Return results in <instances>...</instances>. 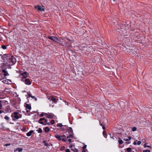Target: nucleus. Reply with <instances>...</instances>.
Instances as JSON below:
<instances>
[{
  "label": "nucleus",
  "instance_id": "nucleus-1",
  "mask_svg": "<svg viewBox=\"0 0 152 152\" xmlns=\"http://www.w3.org/2000/svg\"><path fill=\"white\" fill-rule=\"evenodd\" d=\"M61 42L60 43L62 46H65L67 49L70 48L71 45L70 41H68L66 39H62Z\"/></svg>",
  "mask_w": 152,
  "mask_h": 152
},
{
  "label": "nucleus",
  "instance_id": "nucleus-2",
  "mask_svg": "<svg viewBox=\"0 0 152 152\" xmlns=\"http://www.w3.org/2000/svg\"><path fill=\"white\" fill-rule=\"evenodd\" d=\"M11 116L12 118V119L14 120H15L21 118V115L18 113L15 112L12 114Z\"/></svg>",
  "mask_w": 152,
  "mask_h": 152
},
{
  "label": "nucleus",
  "instance_id": "nucleus-3",
  "mask_svg": "<svg viewBox=\"0 0 152 152\" xmlns=\"http://www.w3.org/2000/svg\"><path fill=\"white\" fill-rule=\"evenodd\" d=\"M55 137L58 140H62L63 142H66L67 140V137L64 135L60 136L58 134H57L55 135Z\"/></svg>",
  "mask_w": 152,
  "mask_h": 152
},
{
  "label": "nucleus",
  "instance_id": "nucleus-4",
  "mask_svg": "<svg viewBox=\"0 0 152 152\" xmlns=\"http://www.w3.org/2000/svg\"><path fill=\"white\" fill-rule=\"evenodd\" d=\"M16 62V59L13 56H11L10 58V66L15 64Z\"/></svg>",
  "mask_w": 152,
  "mask_h": 152
},
{
  "label": "nucleus",
  "instance_id": "nucleus-5",
  "mask_svg": "<svg viewBox=\"0 0 152 152\" xmlns=\"http://www.w3.org/2000/svg\"><path fill=\"white\" fill-rule=\"evenodd\" d=\"M10 54H4L2 56V59L4 61H6L8 59H10Z\"/></svg>",
  "mask_w": 152,
  "mask_h": 152
},
{
  "label": "nucleus",
  "instance_id": "nucleus-6",
  "mask_svg": "<svg viewBox=\"0 0 152 152\" xmlns=\"http://www.w3.org/2000/svg\"><path fill=\"white\" fill-rule=\"evenodd\" d=\"M48 38L53 42H56L58 40L57 38L54 36H48Z\"/></svg>",
  "mask_w": 152,
  "mask_h": 152
},
{
  "label": "nucleus",
  "instance_id": "nucleus-7",
  "mask_svg": "<svg viewBox=\"0 0 152 152\" xmlns=\"http://www.w3.org/2000/svg\"><path fill=\"white\" fill-rule=\"evenodd\" d=\"M52 96H48L47 98L50 101H52L53 102L55 103L56 101V99Z\"/></svg>",
  "mask_w": 152,
  "mask_h": 152
},
{
  "label": "nucleus",
  "instance_id": "nucleus-8",
  "mask_svg": "<svg viewBox=\"0 0 152 152\" xmlns=\"http://www.w3.org/2000/svg\"><path fill=\"white\" fill-rule=\"evenodd\" d=\"M28 74L26 72H24L23 73H21L20 75L22 76L23 78H26L28 77Z\"/></svg>",
  "mask_w": 152,
  "mask_h": 152
},
{
  "label": "nucleus",
  "instance_id": "nucleus-9",
  "mask_svg": "<svg viewBox=\"0 0 152 152\" xmlns=\"http://www.w3.org/2000/svg\"><path fill=\"white\" fill-rule=\"evenodd\" d=\"M34 8L37 9L38 11H42L45 10L44 8L41 7L39 5L35 6Z\"/></svg>",
  "mask_w": 152,
  "mask_h": 152
},
{
  "label": "nucleus",
  "instance_id": "nucleus-10",
  "mask_svg": "<svg viewBox=\"0 0 152 152\" xmlns=\"http://www.w3.org/2000/svg\"><path fill=\"white\" fill-rule=\"evenodd\" d=\"M24 81L26 85H30L31 83V82L30 81L29 79L28 78L26 79Z\"/></svg>",
  "mask_w": 152,
  "mask_h": 152
},
{
  "label": "nucleus",
  "instance_id": "nucleus-11",
  "mask_svg": "<svg viewBox=\"0 0 152 152\" xmlns=\"http://www.w3.org/2000/svg\"><path fill=\"white\" fill-rule=\"evenodd\" d=\"M65 127L66 128H67V130L69 133L71 134L73 133V130L71 127L68 128V126H65Z\"/></svg>",
  "mask_w": 152,
  "mask_h": 152
},
{
  "label": "nucleus",
  "instance_id": "nucleus-12",
  "mask_svg": "<svg viewBox=\"0 0 152 152\" xmlns=\"http://www.w3.org/2000/svg\"><path fill=\"white\" fill-rule=\"evenodd\" d=\"M2 72L4 76H7L9 75V74L8 73L7 71L6 70V69H2Z\"/></svg>",
  "mask_w": 152,
  "mask_h": 152
},
{
  "label": "nucleus",
  "instance_id": "nucleus-13",
  "mask_svg": "<svg viewBox=\"0 0 152 152\" xmlns=\"http://www.w3.org/2000/svg\"><path fill=\"white\" fill-rule=\"evenodd\" d=\"M16 102L15 100H13L12 102V104L13 106L16 109H17V106H16Z\"/></svg>",
  "mask_w": 152,
  "mask_h": 152
},
{
  "label": "nucleus",
  "instance_id": "nucleus-14",
  "mask_svg": "<svg viewBox=\"0 0 152 152\" xmlns=\"http://www.w3.org/2000/svg\"><path fill=\"white\" fill-rule=\"evenodd\" d=\"M45 116L48 118H53V116L49 114L45 113Z\"/></svg>",
  "mask_w": 152,
  "mask_h": 152
},
{
  "label": "nucleus",
  "instance_id": "nucleus-15",
  "mask_svg": "<svg viewBox=\"0 0 152 152\" xmlns=\"http://www.w3.org/2000/svg\"><path fill=\"white\" fill-rule=\"evenodd\" d=\"M70 148H71V149L72 151L74 152H78V150L77 149L75 148L74 147H73L72 146H70Z\"/></svg>",
  "mask_w": 152,
  "mask_h": 152
},
{
  "label": "nucleus",
  "instance_id": "nucleus-16",
  "mask_svg": "<svg viewBox=\"0 0 152 152\" xmlns=\"http://www.w3.org/2000/svg\"><path fill=\"white\" fill-rule=\"evenodd\" d=\"M33 132L34 131L32 130H30L29 132L26 133V135L27 136L29 137L31 135L32 133H33Z\"/></svg>",
  "mask_w": 152,
  "mask_h": 152
},
{
  "label": "nucleus",
  "instance_id": "nucleus-17",
  "mask_svg": "<svg viewBox=\"0 0 152 152\" xmlns=\"http://www.w3.org/2000/svg\"><path fill=\"white\" fill-rule=\"evenodd\" d=\"M45 120V119L44 118H41L39 119V122L41 124H43V121H44Z\"/></svg>",
  "mask_w": 152,
  "mask_h": 152
},
{
  "label": "nucleus",
  "instance_id": "nucleus-18",
  "mask_svg": "<svg viewBox=\"0 0 152 152\" xmlns=\"http://www.w3.org/2000/svg\"><path fill=\"white\" fill-rule=\"evenodd\" d=\"M23 150V149L22 148H18L14 150V151L16 152V151H18L19 152H20L22 151Z\"/></svg>",
  "mask_w": 152,
  "mask_h": 152
},
{
  "label": "nucleus",
  "instance_id": "nucleus-19",
  "mask_svg": "<svg viewBox=\"0 0 152 152\" xmlns=\"http://www.w3.org/2000/svg\"><path fill=\"white\" fill-rule=\"evenodd\" d=\"M26 109H28L29 110H30L31 109V105L28 104H26Z\"/></svg>",
  "mask_w": 152,
  "mask_h": 152
},
{
  "label": "nucleus",
  "instance_id": "nucleus-20",
  "mask_svg": "<svg viewBox=\"0 0 152 152\" xmlns=\"http://www.w3.org/2000/svg\"><path fill=\"white\" fill-rule=\"evenodd\" d=\"M31 97L33 99H34L35 101L37 100V98H35V96H28L27 97V98L28 99H29Z\"/></svg>",
  "mask_w": 152,
  "mask_h": 152
},
{
  "label": "nucleus",
  "instance_id": "nucleus-21",
  "mask_svg": "<svg viewBox=\"0 0 152 152\" xmlns=\"http://www.w3.org/2000/svg\"><path fill=\"white\" fill-rule=\"evenodd\" d=\"M10 81V80L8 79L6 80H4L2 81V82L4 83L7 84H9V81Z\"/></svg>",
  "mask_w": 152,
  "mask_h": 152
},
{
  "label": "nucleus",
  "instance_id": "nucleus-22",
  "mask_svg": "<svg viewBox=\"0 0 152 152\" xmlns=\"http://www.w3.org/2000/svg\"><path fill=\"white\" fill-rule=\"evenodd\" d=\"M103 136L105 138H107V134L106 132L104 130L103 132Z\"/></svg>",
  "mask_w": 152,
  "mask_h": 152
},
{
  "label": "nucleus",
  "instance_id": "nucleus-23",
  "mask_svg": "<svg viewBox=\"0 0 152 152\" xmlns=\"http://www.w3.org/2000/svg\"><path fill=\"white\" fill-rule=\"evenodd\" d=\"M44 131L45 132L47 133L49 131L50 129L48 127H45V128Z\"/></svg>",
  "mask_w": 152,
  "mask_h": 152
},
{
  "label": "nucleus",
  "instance_id": "nucleus-24",
  "mask_svg": "<svg viewBox=\"0 0 152 152\" xmlns=\"http://www.w3.org/2000/svg\"><path fill=\"white\" fill-rule=\"evenodd\" d=\"M43 124H44V125H46L47 124L50 125L49 123V122H48V123L47 122V120L45 119V120L44 121H43Z\"/></svg>",
  "mask_w": 152,
  "mask_h": 152
},
{
  "label": "nucleus",
  "instance_id": "nucleus-25",
  "mask_svg": "<svg viewBox=\"0 0 152 152\" xmlns=\"http://www.w3.org/2000/svg\"><path fill=\"white\" fill-rule=\"evenodd\" d=\"M118 139H120V140L118 141L119 144H122L124 142L123 141L121 140V139L120 138L118 137Z\"/></svg>",
  "mask_w": 152,
  "mask_h": 152
},
{
  "label": "nucleus",
  "instance_id": "nucleus-26",
  "mask_svg": "<svg viewBox=\"0 0 152 152\" xmlns=\"http://www.w3.org/2000/svg\"><path fill=\"white\" fill-rule=\"evenodd\" d=\"M37 131L38 132V133H42V129L41 128H39L37 130Z\"/></svg>",
  "mask_w": 152,
  "mask_h": 152
},
{
  "label": "nucleus",
  "instance_id": "nucleus-27",
  "mask_svg": "<svg viewBox=\"0 0 152 152\" xmlns=\"http://www.w3.org/2000/svg\"><path fill=\"white\" fill-rule=\"evenodd\" d=\"M67 138L68 139L69 137H71V138H73L74 137V136L72 134H70L68 136H67Z\"/></svg>",
  "mask_w": 152,
  "mask_h": 152
},
{
  "label": "nucleus",
  "instance_id": "nucleus-28",
  "mask_svg": "<svg viewBox=\"0 0 152 152\" xmlns=\"http://www.w3.org/2000/svg\"><path fill=\"white\" fill-rule=\"evenodd\" d=\"M131 137L130 136H129L128 137V139H124V140L127 141H129V140H131Z\"/></svg>",
  "mask_w": 152,
  "mask_h": 152
},
{
  "label": "nucleus",
  "instance_id": "nucleus-29",
  "mask_svg": "<svg viewBox=\"0 0 152 152\" xmlns=\"http://www.w3.org/2000/svg\"><path fill=\"white\" fill-rule=\"evenodd\" d=\"M1 48L4 50H5L7 49V46L6 45H3L1 46Z\"/></svg>",
  "mask_w": 152,
  "mask_h": 152
},
{
  "label": "nucleus",
  "instance_id": "nucleus-30",
  "mask_svg": "<svg viewBox=\"0 0 152 152\" xmlns=\"http://www.w3.org/2000/svg\"><path fill=\"white\" fill-rule=\"evenodd\" d=\"M62 126H63V125H62V124H61V123L58 124L57 125V126H59V127H62Z\"/></svg>",
  "mask_w": 152,
  "mask_h": 152
},
{
  "label": "nucleus",
  "instance_id": "nucleus-31",
  "mask_svg": "<svg viewBox=\"0 0 152 152\" xmlns=\"http://www.w3.org/2000/svg\"><path fill=\"white\" fill-rule=\"evenodd\" d=\"M131 148H127V151L128 152H131Z\"/></svg>",
  "mask_w": 152,
  "mask_h": 152
},
{
  "label": "nucleus",
  "instance_id": "nucleus-32",
  "mask_svg": "<svg viewBox=\"0 0 152 152\" xmlns=\"http://www.w3.org/2000/svg\"><path fill=\"white\" fill-rule=\"evenodd\" d=\"M137 129L136 127H134L132 129V131H136V130Z\"/></svg>",
  "mask_w": 152,
  "mask_h": 152
},
{
  "label": "nucleus",
  "instance_id": "nucleus-33",
  "mask_svg": "<svg viewBox=\"0 0 152 152\" xmlns=\"http://www.w3.org/2000/svg\"><path fill=\"white\" fill-rule=\"evenodd\" d=\"M143 152H151V151L149 150H144L143 151Z\"/></svg>",
  "mask_w": 152,
  "mask_h": 152
},
{
  "label": "nucleus",
  "instance_id": "nucleus-34",
  "mask_svg": "<svg viewBox=\"0 0 152 152\" xmlns=\"http://www.w3.org/2000/svg\"><path fill=\"white\" fill-rule=\"evenodd\" d=\"M51 124H53L55 123V121L54 120H51L50 121Z\"/></svg>",
  "mask_w": 152,
  "mask_h": 152
},
{
  "label": "nucleus",
  "instance_id": "nucleus-35",
  "mask_svg": "<svg viewBox=\"0 0 152 152\" xmlns=\"http://www.w3.org/2000/svg\"><path fill=\"white\" fill-rule=\"evenodd\" d=\"M86 146H87L86 145H84V146H83V147H82V148H83V149H85V148H86Z\"/></svg>",
  "mask_w": 152,
  "mask_h": 152
},
{
  "label": "nucleus",
  "instance_id": "nucleus-36",
  "mask_svg": "<svg viewBox=\"0 0 152 152\" xmlns=\"http://www.w3.org/2000/svg\"><path fill=\"white\" fill-rule=\"evenodd\" d=\"M141 142L140 141H139L137 142V144L138 145H139L141 144Z\"/></svg>",
  "mask_w": 152,
  "mask_h": 152
},
{
  "label": "nucleus",
  "instance_id": "nucleus-37",
  "mask_svg": "<svg viewBox=\"0 0 152 152\" xmlns=\"http://www.w3.org/2000/svg\"><path fill=\"white\" fill-rule=\"evenodd\" d=\"M4 118L5 119H6V120H8L9 119V117H8L7 116H5V117H4Z\"/></svg>",
  "mask_w": 152,
  "mask_h": 152
},
{
  "label": "nucleus",
  "instance_id": "nucleus-38",
  "mask_svg": "<svg viewBox=\"0 0 152 152\" xmlns=\"http://www.w3.org/2000/svg\"><path fill=\"white\" fill-rule=\"evenodd\" d=\"M45 113H42L40 115V116L41 117L43 116L44 115V114H45Z\"/></svg>",
  "mask_w": 152,
  "mask_h": 152
},
{
  "label": "nucleus",
  "instance_id": "nucleus-39",
  "mask_svg": "<svg viewBox=\"0 0 152 152\" xmlns=\"http://www.w3.org/2000/svg\"><path fill=\"white\" fill-rule=\"evenodd\" d=\"M99 123H100V125H101V126H104V124H103L102 123H101V121H99Z\"/></svg>",
  "mask_w": 152,
  "mask_h": 152
},
{
  "label": "nucleus",
  "instance_id": "nucleus-40",
  "mask_svg": "<svg viewBox=\"0 0 152 152\" xmlns=\"http://www.w3.org/2000/svg\"><path fill=\"white\" fill-rule=\"evenodd\" d=\"M66 152H70L69 149H66Z\"/></svg>",
  "mask_w": 152,
  "mask_h": 152
},
{
  "label": "nucleus",
  "instance_id": "nucleus-41",
  "mask_svg": "<svg viewBox=\"0 0 152 152\" xmlns=\"http://www.w3.org/2000/svg\"><path fill=\"white\" fill-rule=\"evenodd\" d=\"M2 108V105L1 104V101L0 100V109H1Z\"/></svg>",
  "mask_w": 152,
  "mask_h": 152
},
{
  "label": "nucleus",
  "instance_id": "nucleus-42",
  "mask_svg": "<svg viewBox=\"0 0 152 152\" xmlns=\"http://www.w3.org/2000/svg\"><path fill=\"white\" fill-rule=\"evenodd\" d=\"M18 73H21L22 72V71H21V70H18V72H17Z\"/></svg>",
  "mask_w": 152,
  "mask_h": 152
},
{
  "label": "nucleus",
  "instance_id": "nucleus-43",
  "mask_svg": "<svg viewBox=\"0 0 152 152\" xmlns=\"http://www.w3.org/2000/svg\"><path fill=\"white\" fill-rule=\"evenodd\" d=\"M27 95H31V94L30 93V92H27Z\"/></svg>",
  "mask_w": 152,
  "mask_h": 152
},
{
  "label": "nucleus",
  "instance_id": "nucleus-44",
  "mask_svg": "<svg viewBox=\"0 0 152 152\" xmlns=\"http://www.w3.org/2000/svg\"><path fill=\"white\" fill-rule=\"evenodd\" d=\"M45 146H48V144L47 143H46V142H45Z\"/></svg>",
  "mask_w": 152,
  "mask_h": 152
},
{
  "label": "nucleus",
  "instance_id": "nucleus-45",
  "mask_svg": "<svg viewBox=\"0 0 152 152\" xmlns=\"http://www.w3.org/2000/svg\"><path fill=\"white\" fill-rule=\"evenodd\" d=\"M68 141L69 142H72V140L71 139H69Z\"/></svg>",
  "mask_w": 152,
  "mask_h": 152
},
{
  "label": "nucleus",
  "instance_id": "nucleus-46",
  "mask_svg": "<svg viewBox=\"0 0 152 152\" xmlns=\"http://www.w3.org/2000/svg\"><path fill=\"white\" fill-rule=\"evenodd\" d=\"M133 144H134V145H137V143L136 142H135V141L134 142V143H133Z\"/></svg>",
  "mask_w": 152,
  "mask_h": 152
},
{
  "label": "nucleus",
  "instance_id": "nucleus-47",
  "mask_svg": "<svg viewBox=\"0 0 152 152\" xmlns=\"http://www.w3.org/2000/svg\"><path fill=\"white\" fill-rule=\"evenodd\" d=\"M7 90H9V89H5V92H9V91H7Z\"/></svg>",
  "mask_w": 152,
  "mask_h": 152
},
{
  "label": "nucleus",
  "instance_id": "nucleus-48",
  "mask_svg": "<svg viewBox=\"0 0 152 152\" xmlns=\"http://www.w3.org/2000/svg\"><path fill=\"white\" fill-rule=\"evenodd\" d=\"M10 145V144H7L4 145V146H7Z\"/></svg>",
  "mask_w": 152,
  "mask_h": 152
},
{
  "label": "nucleus",
  "instance_id": "nucleus-49",
  "mask_svg": "<svg viewBox=\"0 0 152 152\" xmlns=\"http://www.w3.org/2000/svg\"><path fill=\"white\" fill-rule=\"evenodd\" d=\"M102 129L104 130L105 129V127H104V125L103 126H102Z\"/></svg>",
  "mask_w": 152,
  "mask_h": 152
},
{
  "label": "nucleus",
  "instance_id": "nucleus-50",
  "mask_svg": "<svg viewBox=\"0 0 152 152\" xmlns=\"http://www.w3.org/2000/svg\"><path fill=\"white\" fill-rule=\"evenodd\" d=\"M64 148H65V147H62L61 148V150H64Z\"/></svg>",
  "mask_w": 152,
  "mask_h": 152
},
{
  "label": "nucleus",
  "instance_id": "nucleus-51",
  "mask_svg": "<svg viewBox=\"0 0 152 152\" xmlns=\"http://www.w3.org/2000/svg\"><path fill=\"white\" fill-rule=\"evenodd\" d=\"M110 136H111L110 134ZM110 137L111 138H113V139H114V138H113V136H110Z\"/></svg>",
  "mask_w": 152,
  "mask_h": 152
},
{
  "label": "nucleus",
  "instance_id": "nucleus-52",
  "mask_svg": "<svg viewBox=\"0 0 152 152\" xmlns=\"http://www.w3.org/2000/svg\"><path fill=\"white\" fill-rule=\"evenodd\" d=\"M86 152V151H85V150H84V149H83V150L82 151V152Z\"/></svg>",
  "mask_w": 152,
  "mask_h": 152
},
{
  "label": "nucleus",
  "instance_id": "nucleus-53",
  "mask_svg": "<svg viewBox=\"0 0 152 152\" xmlns=\"http://www.w3.org/2000/svg\"><path fill=\"white\" fill-rule=\"evenodd\" d=\"M29 112V110H26V112H27V113H28V112Z\"/></svg>",
  "mask_w": 152,
  "mask_h": 152
},
{
  "label": "nucleus",
  "instance_id": "nucleus-54",
  "mask_svg": "<svg viewBox=\"0 0 152 152\" xmlns=\"http://www.w3.org/2000/svg\"><path fill=\"white\" fill-rule=\"evenodd\" d=\"M2 112L0 110V114Z\"/></svg>",
  "mask_w": 152,
  "mask_h": 152
},
{
  "label": "nucleus",
  "instance_id": "nucleus-55",
  "mask_svg": "<svg viewBox=\"0 0 152 152\" xmlns=\"http://www.w3.org/2000/svg\"><path fill=\"white\" fill-rule=\"evenodd\" d=\"M23 79H21V81H23Z\"/></svg>",
  "mask_w": 152,
  "mask_h": 152
},
{
  "label": "nucleus",
  "instance_id": "nucleus-56",
  "mask_svg": "<svg viewBox=\"0 0 152 152\" xmlns=\"http://www.w3.org/2000/svg\"><path fill=\"white\" fill-rule=\"evenodd\" d=\"M9 66H8V69H9Z\"/></svg>",
  "mask_w": 152,
  "mask_h": 152
},
{
  "label": "nucleus",
  "instance_id": "nucleus-57",
  "mask_svg": "<svg viewBox=\"0 0 152 152\" xmlns=\"http://www.w3.org/2000/svg\"><path fill=\"white\" fill-rule=\"evenodd\" d=\"M10 95H11V94H11V93H10Z\"/></svg>",
  "mask_w": 152,
  "mask_h": 152
},
{
  "label": "nucleus",
  "instance_id": "nucleus-58",
  "mask_svg": "<svg viewBox=\"0 0 152 152\" xmlns=\"http://www.w3.org/2000/svg\"><path fill=\"white\" fill-rule=\"evenodd\" d=\"M10 82H11V81L10 80Z\"/></svg>",
  "mask_w": 152,
  "mask_h": 152
},
{
  "label": "nucleus",
  "instance_id": "nucleus-59",
  "mask_svg": "<svg viewBox=\"0 0 152 152\" xmlns=\"http://www.w3.org/2000/svg\"><path fill=\"white\" fill-rule=\"evenodd\" d=\"M132 152H134V151H132Z\"/></svg>",
  "mask_w": 152,
  "mask_h": 152
}]
</instances>
